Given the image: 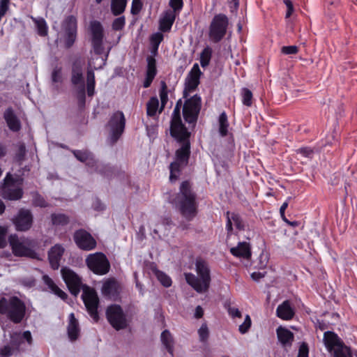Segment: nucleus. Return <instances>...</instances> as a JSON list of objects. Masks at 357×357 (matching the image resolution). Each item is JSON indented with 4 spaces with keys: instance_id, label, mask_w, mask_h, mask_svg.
<instances>
[{
    "instance_id": "31",
    "label": "nucleus",
    "mask_w": 357,
    "mask_h": 357,
    "mask_svg": "<svg viewBox=\"0 0 357 357\" xmlns=\"http://www.w3.org/2000/svg\"><path fill=\"white\" fill-rule=\"evenodd\" d=\"M5 120L9 128L13 131H17L20 128V123L11 109H8L4 113Z\"/></svg>"
},
{
    "instance_id": "35",
    "label": "nucleus",
    "mask_w": 357,
    "mask_h": 357,
    "mask_svg": "<svg viewBox=\"0 0 357 357\" xmlns=\"http://www.w3.org/2000/svg\"><path fill=\"white\" fill-rule=\"evenodd\" d=\"M219 132L222 137H225L228 133L229 122L225 112L221 113L218 119Z\"/></svg>"
},
{
    "instance_id": "45",
    "label": "nucleus",
    "mask_w": 357,
    "mask_h": 357,
    "mask_svg": "<svg viewBox=\"0 0 357 357\" xmlns=\"http://www.w3.org/2000/svg\"><path fill=\"white\" fill-rule=\"evenodd\" d=\"M252 321L250 317L247 314L245 317L244 321L238 327V331L241 334L246 333L251 327Z\"/></svg>"
},
{
    "instance_id": "50",
    "label": "nucleus",
    "mask_w": 357,
    "mask_h": 357,
    "mask_svg": "<svg viewBox=\"0 0 357 357\" xmlns=\"http://www.w3.org/2000/svg\"><path fill=\"white\" fill-rule=\"evenodd\" d=\"M141 0H132L131 6V13L133 15H137L139 13L142 9Z\"/></svg>"
},
{
    "instance_id": "3",
    "label": "nucleus",
    "mask_w": 357,
    "mask_h": 357,
    "mask_svg": "<svg viewBox=\"0 0 357 357\" xmlns=\"http://www.w3.org/2000/svg\"><path fill=\"white\" fill-rule=\"evenodd\" d=\"M195 266L198 277L190 273H185V280L196 291L206 292L211 282L209 268L206 262L202 259H197Z\"/></svg>"
},
{
    "instance_id": "38",
    "label": "nucleus",
    "mask_w": 357,
    "mask_h": 357,
    "mask_svg": "<svg viewBox=\"0 0 357 357\" xmlns=\"http://www.w3.org/2000/svg\"><path fill=\"white\" fill-rule=\"evenodd\" d=\"M37 28V32L40 36H45L47 35L48 27L45 20L42 18H32Z\"/></svg>"
},
{
    "instance_id": "51",
    "label": "nucleus",
    "mask_w": 357,
    "mask_h": 357,
    "mask_svg": "<svg viewBox=\"0 0 357 357\" xmlns=\"http://www.w3.org/2000/svg\"><path fill=\"white\" fill-rule=\"evenodd\" d=\"M281 51L284 54H295L298 52V48L296 45L283 46Z\"/></svg>"
},
{
    "instance_id": "43",
    "label": "nucleus",
    "mask_w": 357,
    "mask_h": 357,
    "mask_svg": "<svg viewBox=\"0 0 357 357\" xmlns=\"http://www.w3.org/2000/svg\"><path fill=\"white\" fill-rule=\"evenodd\" d=\"M156 277L158 280L160 282V283L166 287H169L172 285V280L171 278L166 275L165 273L162 271H157L155 273Z\"/></svg>"
},
{
    "instance_id": "15",
    "label": "nucleus",
    "mask_w": 357,
    "mask_h": 357,
    "mask_svg": "<svg viewBox=\"0 0 357 357\" xmlns=\"http://www.w3.org/2000/svg\"><path fill=\"white\" fill-rule=\"evenodd\" d=\"M201 108V98L197 95L188 99L183 108V117L186 122L194 123L197 119Z\"/></svg>"
},
{
    "instance_id": "16",
    "label": "nucleus",
    "mask_w": 357,
    "mask_h": 357,
    "mask_svg": "<svg viewBox=\"0 0 357 357\" xmlns=\"http://www.w3.org/2000/svg\"><path fill=\"white\" fill-rule=\"evenodd\" d=\"M61 272L69 291L74 296H77L81 289H84V287H86L82 284L81 278L71 269L65 267L61 269Z\"/></svg>"
},
{
    "instance_id": "40",
    "label": "nucleus",
    "mask_w": 357,
    "mask_h": 357,
    "mask_svg": "<svg viewBox=\"0 0 357 357\" xmlns=\"http://www.w3.org/2000/svg\"><path fill=\"white\" fill-rule=\"evenodd\" d=\"M241 95L243 104L247 107H250L252 103V93L251 91L247 88H243L241 90Z\"/></svg>"
},
{
    "instance_id": "46",
    "label": "nucleus",
    "mask_w": 357,
    "mask_h": 357,
    "mask_svg": "<svg viewBox=\"0 0 357 357\" xmlns=\"http://www.w3.org/2000/svg\"><path fill=\"white\" fill-rule=\"evenodd\" d=\"M126 24L124 16L116 18L112 23V29L115 31H120L123 29Z\"/></svg>"
},
{
    "instance_id": "36",
    "label": "nucleus",
    "mask_w": 357,
    "mask_h": 357,
    "mask_svg": "<svg viewBox=\"0 0 357 357\" xmlns=\"http://www.w3.org/2000/svg\"><path fill=\"white\" fill-rule=\"evenodd\" d=\"M159 107V100L156 97H152L150 98L146 104V113L149 116H155Z\"/></svg>"
},
{
    "instance_id": "27",
    "label": "nucleus",
    "mask_w": 357,
    "mask_h": 357,
    "mask_svg": "<svg viewBox=\"0 0 357 357\" xmlns=\"http://www.w3.org/2000/svg\"><path fill=\"white\" fill-rule=\"evenodd\" d=\"M175 18L176 15L174 11L168 10L165 12L160 20V29L164 32L169 31Z\"/></svg>"
},
{
    "instance_id": "5",
    "label": "nucleus",
    "mask_w": 357,
    "mask_h": 357,
    "mask_svg": "<svg viewBox=\"0 0 357 357\" xmlns=\"http://www.w3.org/2000/svg\"><path fill=\"white\" fill-rule=\"evenodd\" d=\"M12 252L17 257H27L32 259L38 257L35 252L36 243L25 237H18L17 235H10L8 238Z\"/></svg>"
},
{
    "instance_id": "32",
    "label": "nucleus",
    "mask_w": 357,
    "mask_h": 357,
    "mask_svg": "<svg viewBox=\"0 0 357 357\" xmlns=\"http://www.w3.org/2000/svg\"><path fill=\"white\" fill-rule=\"evenodd\" d=\"M277 335L279 341L283 344H290L294 340V334L282 327H279L277 329Z\"/></svg>"
},
{
    "instance_id": "22",
    "label": "nucleus",
    "mask_w": 357,
    "mask_h": 357,
    "mask_svg": "<svg viewBox=\"0 0 357 357\" xmlns=\"http://www.w3.org/2000/svg\"><path fill=\"white\" fill-rule=\"evenodd\" d=\"M120 290V284L114 279H108L105 281L101 288L102 294L110 299H116Z\"/></svg>"
},
{
    "instance_id": "55",
    "label": "nucleus",
    "mask_w": 357,
    "mask_h": 357,
    "mask_svg": "<svg viewBox=\"0 0 357 357\" xmlns=\"http://www.w3.org/2000/svg\"><path fill=\"white\" fill-rule=\"evenodd\" d=\"M298 153H301L305 157L310 158L313 153V151L308 147L301 148L297 150Z\"/></svg>"
},
{
    "instance_id": "56",
    "label": "nucleus",
    "mask_w": 357,
    "mask_h": 357,
    "mask_svg": "<svg viewBox=\"0 0 357 357\" xmlns=\"http://www.w3.org/2000/svg\"><path fill=\"white\" fill-rule=\"evenodd\" d=\"M228 313L229 316L231 317L233 319L236 317H241V312L238 308L236 307H229Z\"/></svg>"
},
{
    "instance_id": "17",
    "label": "nucleus",
    "mask_w": 357,
    "mask_h": 357,
    "mask_svg": "<svg viewBox=\"0 0 357 357\" xmlns=\"http://www.w3.org/2000/svg\"><path fill=\"white\" fill-rule=\"evenodd\" d=\"M91 43L93 49L96 54H102L103 51L102 40H103V28L102 24L98 21H92L89 26Z\"/></svg>"
},
{
    "instance_id": "12",
    "label": "nucleus",
    "mask_w": 357,
    "mask_h": 357,
    "mask_svg": "<svg viewBox=\"0 0 357 357\" xmlns=\"http://www.w3.org/2000/svg\"><path fill=\"white\" fill-rule=\"evenodd\" d=\"M82 296L90 316L95 321H97L99 318L97 311L99 299L96 292L89 287H84Z\"/></svg>"
},
{
    "instance_id": "64",
    "label": "nucleus",
    "mask_w": 357,
    "mask_h": 357,
    "mask_svg": "<svg viewBox=\"0 0 357 357\" xmlns=\"http://www.w3.org/2000/svg\"><path fill=\"white\" fill-rule=\"evenodd\" d=\"M6 153V150L4 146L0 144V158L4 156Z\"/></svg>"
},
{
    "instance_id": "8",
    "label": "nucleus",
    "mask_w": 357,
    "mask_h": 357,
    "mask_svg": "<svg viewBox=\"0 0 357 357\" xmlns=\"http://www.w3.org/2000/svg\"><path fill=\"white\" fill-rule=\"evenodd\" d=\"M10 345L4 346L0 349V357H9L15 354L19 351V347L25 339L29 344L32 342L31 334L29 331L21 333L20 331H15L10 334Z\"/></svg>"
},
{
    "instance_id": "49",
    "label": "nucleus",
    "mask_w": 357,
    "mask_h": 357,
    "mask_svg": "<svg viewBox=\"0 0 357 357\" xmlns=\"http://www.w3.org/2000/svg\"><path fill=\"white\" fill-rule=\"evenodd\" d=\"M198 334L201 341H205L208 337V329L206 324H203L198 330Z\"/></svg>"
},
{
    "instance_id": "26",
    "label": "nucleus",
    "mask_w": 357,
    "mask_h": 357,
    "mask_svg": "<svg viewBox=\"0 0 357 357\" xmlns=\"http://www.w3.org/2000/svg\"><path fill=\"white\" fill-rule=\"evenodd\" d=\"M230 252L235 257L249 259L251 257L250 244L247 242H240L236 247L231 248Z\"/></svg>"
},
{
    "instance_id": "19",
    "label": "nucleus",
    "mask_w": 357,
    "mask_h": 357,
    "mask_svg": "<svg viewBox=\"0 0 357 357\" xmlns=\"http://www.w3.org/2000/svg\"><path fill=\"white\" fill-rule=\"evenodd\" d=\"M74 240L77 245L84 250H91L96 246V241L93 237L83 229L78 230L75 233Z\"/></svg>"
},
{
    "instance_id": "62",
    "label": "nucleus",
    "mask_w": 357,
    "mask_h": 357,
    "mask_svg": "<svg viewBox=\"0 0 357 357\" xmlns=\"http://www.w3.org/2000/svg\"><path fill=\"white\" fill-rule=\"evenodd\" d=\"M153 79H154L153 77H149V76L146 75V79H145V81L144 82V86L145 88L149 87L151 85V82H152Z\"/></svg>"
},
{
    "instance_id": "34",
    "label": "nucleus",
    "mask_w": 357,
    "mask_h": 357,
    "mask_svg": "<svg viewBox=\"0 0 357 357\" xmlns=\"http://www.w3.org/2000/svg\"><path fill=\"white\" fill-rule=\"evenodd\" d=\"M161 341L162 344L167 349L169 353L173 356V337L169 331L165 330L161 334Z\"/></svg>"
},
{
    "instance_id": "63",
    "label": "nucleus",
    "mask_w": 357,
    "mask_h": 357,
    "mask_svg": "<svg viewBox=\"0 0 357 357\" xmlns=\"http://www.w3.org/2000/svg\"><path fill=\"white\" fill-rule=\"evenodd\" d=\"M288 206V202H284L280 208V213H284L286 208Z\"/></svg>"
},
{
    "instance_id": "21",
    "label": "nucleus",
    "mask_w": 357,
    "mask_h": 357,
    "mask_svg": "<svg viewBox=\"0 0 357 357\" xmlns=\"http://www.w3.org/2000/svg\"><path fill=\"white\" fill-rule=\"evenodd\" d=\"M201 71L197 63H195L188 75L185 83L184 96H187V92H191L194 91L199 84V77Z\"/></svg>"
},
{
    "instance_id": "54",
    "label": "nucleus",
    "mask_w": 357,
    "mask_h": 357,
    "mask_svg": "<svg viewBox=\"0 0 357 357\" xmlns=\"http://www.w3.org/2000/svg\"><path fill=\"white\" fill-rule=\"evenodd\" d=\"M6 229L4 227L0 226V248H3L6 246Z\"/></svg>"
},
{
    "instance_id": "58",
    "label": "nucleus",
    "mask_w": 357,
    "mask_h": 357,
    "mask_svg": "<svg viewBox=\"0 0 357 357\" xmlns=\"http://www.w3.org/2000/svg\"><path fill=\"white\" fill-rule=\"evenodd\" d=\"M298 357H308V348L305 344L301 345Z\"/></svg>"
},
{
    "instance_id": "60",
    "label": "nucleus",
    "mask_w": 357,
    "mask_h": 357,
    "mask_svg": "<svg viewBox=\"0 0 357 357\" xmlns=\"http://www.w3.org/2000/svg\"><path fill=\"white\" fill-rule=\"evenodd\" d=\"M264 277V273L261 272H254L251 274V278L255 281H259L260 279Z\"/></svg>"
},
{
    "instance_id": "52",
    "label": "nucleus",
    "mask_w": 357,
    "mask_h": 357,
    "mask_svg": "<svg viewBox=\"0 0 357 357\" xmlns=\"http://www.w3.org/2000/svg\"><path fill=\"white\" fill-rule=\"evenodd\" d=\"M169 6L172 8L174 13L176 11H179L183 8V0H170Z\"/></svg>"
},
{
    "instance_id": "57",
    "label": "nucleus",
    "mask_w": 357,
    "mask_h": 357,
    "mask_svg": "<svg viewBox=\"0 0 357 357\" xmlns=\"http://www.w3.org/2000/svg\"><path fill=\"white\" fill-rule=\"evenodd\" d=\"M283 2L287 8L286 17L288 18L291 16V15L292 14V13L294 11L293 4H292L291 0H283Z\"/></svg>"
},
{
    "instance_id": "10",
    "label": "nucleus",
    "mask_w": 357,
    "mask_h": 357,
    "mask_svg": "<svg viewBox=\"0 0 357 357\" xmlns=\"http://www.w3.org/2000/svg\"><path fill=\"white\" fill-rule=\"evenodd\" d=\"M1 195L4 199L10 200H17L22 196V190L20 184L13 178L10 173H8L3 179V183L1 188Z\"/></svg>"
},
{
    "instance_id": "44",
    "label": "nucleus",
    "mask_w": 357,
    "mask_h": 357,
    "mask_svg": "<svg viewBox=\"0 0 357 357\" xmlns=\"http://www.w3.org/2000/svg\"><path fill=\"white\" fill-rule=\"evenodd\" d=\"M52 221L54 225H63L68 223V217L63 214H53L52 215Z\"/></svg>"
},
{
    "instance_id": "20",
    "label": "nucleus",
    "mask_w": 357,
    "mask_h": 357,
    "mask_svg": "<svg viewBox=\"0 0 357 357\" xmlns=\"http://www.w3.org/2000/svg\"><path fill=\"white\" fill-rule=\"evenodd\" d=\"M71 81L75 85L81 84L79 91V99L84 103L85 100V89L82 75V65L80 62H75L73 66Z\"/></svg>"
},
{
    "instance_id": "61",
    "label": "nucleus",
    "mask_w": 357,
    "mask_h": 357,
    "mask_svg": "<svg viewBox=\"0 0 357 357\" xmlns=\"http://www.w3.org/2000/svg\"><path fill=\"white\" fill-rule=\"evenodd\" d=\"M204 314L202 308L200 306H197L195 309V317L197 319L201 318Z\"/></svg>"
},
{
    "instance_id": "39",
    "label": "nucleus",
    "mask_w": 357,
    "mask_h": 357,
    "mask_svg": "<svg viewBox=\"0 0 357 357\" xmlns=\"http://www.w3.org/2000/svg\"><path fill=\"white\" fill-rule=\"evenodd\" d=\"M212 55V50L209 47H206L203 50L200 55V63L202 67L208 65Z\"/></svg>"
},
{
    "instance_id": "4",
    "label": "nucleus",
    "mask_w": 357,
    "mask_h": 357,
    "mask_svg": "<svg viewBox=\"0 0 357 357\" xmlns=\"http://www.w3.org/2000/svg\"><path fill=\"white\" fill-rule=\"evenodd\" d=\"M25 312L24 303L17 296L0 298V313L14 323H20L24 317Z\"/></svg>"
},
{
    "instance_id": "13",
    "label": "nucleus",
    "mask_w": 357,
    "mask_h": 357,
    "mask_svg": "<svg viewBox=\"0 0 357 357\" xmlns=\"http://www.w3.org/2000/svg\"><path fill=\"white\" fill-rule=\"evenodd\" d=\"M126 120L123 112H116L113 114L108 123L109 137L112 143L116 142L123 133Z\"/></svg>"
},
{
    "instance_id": "2",
    "label": "nucleus",
    "mask_w": 357,
    "mask_h": 357,
    "mask_svg": "<svg viewBox=\"0 0 357 357\" xmlns=\"http://www.w3.org/2000/svg\"><path fill=\"white\" fill-rule=\"evenodd\" d=\"M173 202L186 220L190 221L197 215L196 196L192 191L189 182L183 181L181 184L180 191Z\"/></svg>"
},
{
    "instance_id": "23",
    "label": "nucleus",
    "mask_w": 357,
    "mask_h": 357,
    "mask_svg": "<svg viewBox=\"0 0 357 357\" xmlns=\"http://www.w3.org/2000/svg\"><path fill=\"white\" fill-rule=\"evenodd\" d=\"M233 226L236 230L241 231L244 229L245 224L238 214L227 212L226 229L227 230L228 235L233 231Z\"/></svg>"
},
{
    "instance_id": "6",
    "label": "nucleus",
    "mask_w": 357,
    "mask_h": 357,
    "mask_svg": "<svg viewBox=\"0 0 357 357\" xmlns=\"http://www.w3.org/2000/svg\"><path fill=\"white\" fill-rule=\"evenodd\" d=\"M229 25V18L225 14L215 15L210 24L208 30L209 39L212 43L221 41L226 36Z\"/></svg>"
},
{
    "instance_id": "53",
    "label": "nucleus",
    "mask_w": 357,
    "mask_h": 357,
    "mask_svg": "<svg viewBox=\"0 0 357 357\" xmlns=\"http://www.w3.org/2000/svg\"><path fill=\"white\" fill-rule=\"evenodd\" d=\"M20 282L26 287H32L36 284V280L33 277H26L22 278Z\"/></svg>"
},
{
    "instance_id": "59",
    "label": "nucleus",
    "mask_w": 357,
    "mask_h": 357,
    "mask_svg": "<svg viewBox=\"0 0 357 357\" xmlns=\"http://www.w3.org/2000/svg\"><path fill=\"white\" fill-rule=\"evenodd\" d=\"M34 204L40 207H45L47 204L44 199L40 196H36L34 199Z\"/></svg>"
},
{
    "instance_id": "1",
    "label": "nucleus",
    "mask_w": 357,
    "mask_h": 357,
    "mask_svg": "<svg viewBox=\"0 0 357 357\" xmlns=\"http://www.w3.org/2000/svg\"><path fill=\"white\" fill-rule=\"evenodd\" d=\"M181 106L182 101L179 100L176 104L171 121V135L181 144V148L176 152L175 161L170 165L169 179L172 182L177 180L180 175L181 169L188 164L190 153V146L188 140L190 132L181 121Z\"/></svg>"
},
{
    "instance_id": "33",
    "label": "nucleus",
    "mask_w": 357,
    "mask_h": 357,
    "mask_svg": "<svg viewBox=\"0 0 357 357\" xmlns=\"http://www.w3.org/2000/svg\"><path fill=\"white\" fill-rule=\"evenodd\" d=\"M127 0H112L111 10L114 15H119L123 13L126 8Z\"/></svg>"
},
{
    "instance_id": "37",
    "label": "nucleus",
    "mask_w": 357,
    "mask_h": 357,
    "mask_svg": "<svg viewBox=\"0 0 357 357\" xmlns=\"http://www.w3.org/2000/svg\"><path fill=\"white\" fill-rule=\"evenodd\" d=\"M75 156L80 161L85 162L87 165H93L94 160L92 155L88 151H75Z\"/></svg>"
},
{
    "instance_id": "18",
    "label": "nucleus",
    "mask_w": 357,
    "mask_h": 357,
    "mask_svg": "<svg viewBox=\"0 0 357 357\" xmlns=\"http://www.w3.org/2000/svg\"><path fill=\"white\" fill-rule=\"evenodd\" d=\"M13 222L17 231H27L31 227L33 215L29 210L22 208L13 219Z\"/></svg>"
},
{
    "instance_id": "30",
    "label": "nucleus",
    "mask_w": 357,
    "mask_h": 357,
    "mask_svg": "<svg viewBox=\"0 0 357 357\" xmlns=\"http://www.w3.org/2000/svg\"><path fill=\"white\" fill-rule=\"evenodd\" d=\"M93 59L89 61V67L90 69L87 71V93L89 96L93 95L95 89V75L92 68H98L93 66Z\"/></svg>"
},
{
    "instance_id": "9",
    "label": "nucleus",
    "mask_w": 357,
    "mask_h": 357,
    "mask_svg": "<svg viewBox=\"0 0 357 357\" xmlns=\"http://www.w3.org/2000/svg\"><path fill=\"white\" fill-rule=\"evenodd\" d=\"M86 263L94 273L105 275L109 272L110 264L106 256L101 252L90 254L86 259Z\"/></svg>"
},
{
    "instance_id": "47",
    "label": "nucleus",
    "mask_w": 357,
    "mask_h": 357,
    "mask_svg": "<svg viewBox=\"0 0 357 357\" xmlns=\"http://www.w3.org/2000/svg\"><path fill=\"white\" fill-rule=\"evenodd\" d=\"M156 75L155 62L153 59L149 58L146 75L155 77Z\"/></svg>"
},
{
    "instance_id": "29",
    "label": "nucleus",
    "mask_w": 357,
    "mask_h": 357,
    "mask_svg": "<svg viewBox=\"0 0 357 357\" xmlns=\"http://www.w3.org/2000/svg\"><path fill=\"white\" fill-rule=\"evenodd\" d=\"M79 334V328L77 320L73 313L69 315V324L68 326V335L70 340H75Z\"/></svg>"
},
{
    "instance_id": "42",
    "label": "nucleus",
    "mask_w": 357,
    "mask_h": 357,
    "mask_svg": "<svg viewBox=\"0 0 357 357\" xmlns=\"http://www.w3.org/2000/svg\"><path fill=\"white\" fill-rule=\"evenodd\" d=\"M52 82L54 84H56L57 87V84H61L63 81L61 68L59 67H55L52 73L51 76Z\"/></svg>"
},
{
    "instance_id": "11",
    "label": "nucleus",
    "mask_w": 357,
    "mask_h": 357,
    "mask_svg": "<svg viewBox=\"0 0 357 357\" xmlns=\"http://www.w3.org/2000/svg\"><path fill=\"white\" fill-rule=\"evenodd\" d=\"M61 30L64 33L65 45L69 48L73 46L77 38V18L73 15L66 17L61 23Z\"/></svg>"
},
{
    "instance_id": "28",
    "label": "nucleus",
    "mask_w": 357,
    "mask_h": 357,
    "mask_svg": "<svg viewBox=\"0 0 357 357\" xmlns=\"http://www.w3.org/2000/svg\"><path fill=\"white\" fill-rule=\"evenodd\" d=\"M43 280L52 293L62 300L67 298V294L61 289L48 275H44L43 276Z\"/></svg>"
},
{
    "instance_id": "48",
    "label": "nucleus",
    "mask_w": 357,
    "mask_h": 357,
    "mask_svg": "<svg viewBox=\"0 0 357 357\" xmlns=\"http://www.w3.org/2000/svg\"><path fill=\"white\" fill-rule=\"evenodd\" d=\"M163 40V35L161 33H155L151 37V42L155 50H158L160 43Z\"/></svg>"
},
{
    "instance_id": "7",
    "label": "nucleus",
    "mask_w": 357,
    "mask_h": 357,
    "mask_svg": "<svg viewBox=\"0 0 357 357\" xmlns=\"http://www.w3.org/2000/svg\"><path fill=\"white\" fill-rule=\"evenodd\" d=\"M324 342L330 352L334 351V357H351L349 349L342 344L341 340L335 333L325 332Z\"/></svg>"
},
{
    "instance_id": "14",
    "label": "nucleus",
    "mask_w": 357,
    "mask_h": 357,
    "mask_svg": "<svg viewBox=\"0 0 357 357\" xmlns=\"http://www.w3.org/2000/svg\"><path fill=\"white\" fill-rule=\"evenodd\" d=\"M107 318L109 324L117 331L125 328L128 321L123 310L119 305H113L107 310Z\"/></svg>"
},
{
    "instance_id": "24",
    "label": "nucleus",
    "mask_w": 357,
    "mask_h": 357,
    "mask_svg": "<svg viewBox=\"0 0 357 357\" xmlns=\"http://www.w3.org/2000/svg\"><path fill=\"white\" fill-rule=\"evenodd\" d=\"M295 314L294 309L288 300L283 301L276 309V315L282 320L289 321Z\"/></svg>"
},
{
    "instance_id": "25",
    "label": "nucleus",
    "mask_w": 357,
    "mask_h": 357,
    "mask_svg": "<svg viewBox=\"0 0 357 357\" xmlns=\"http://www.w3.org/2000/svg\"><path fill=\"white\" fill-rule=\"evenodd\" d=\"M64 252V248L59 244L53 246L48 253V258L52 268L54 270L60 266V260Z\"/></svg>"
},
{
    "instance_id": "41",
    "label": "nucleus",
    "mask_w": 357,
    "mask_h": 357,
    "mask_svg": "<svg viewBox=\"0 0 357 357\" xmlns=\"http://www.w3.org/2000/svg\"><path fill=\"white\" fill-rule=\"evenodd\" d=\"M160 98L161 100V107L159 110V112L160 113L168 100L167 87L165 82H162L161 83V89L160 90Z\"/></svg>"
}]
</instances>
